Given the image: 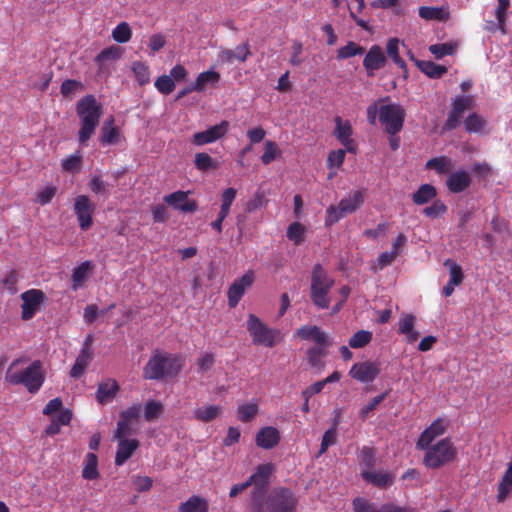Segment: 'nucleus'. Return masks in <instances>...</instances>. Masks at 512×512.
<instances>
[{
  "label": "nucleus",
  "instance_id": "nucleus-7",
  "mask_svg": "<svg viewBox=\"0 0 512 512\" xmlns=\"http://www.w3.org/2000/svg\"><path fill=\"white\" fill-rule=\"evenodd\" d=\"M265 512H296L298 498L285 487L274 488L266 498Z\"/></svg>",
  "mask_w": 512,
  "mask_h": 512
},
{
  "label": "nucleus",
  "instance_id": "nucleus-41",
  "mask_svg": "<svg viewBox=\"0 0 512 512\" xmlns=\"http://www.w3.org/2000/svg\"><path fill=\"white\" fill-rule=\"evenodd\" d=\"M512 490V462L510 461L505 474L498 486V500L503 501L506 499L510 491Z\"/></svg>",
  "mask_w": 512,
  "mask_h": 512
},
{
  "label": "nucleus",
  "instance_id": "nucleus-53",
  "mask_svg": "<svg viewBox=\"0 0 512 512\" xmlns=\"http://www.w3.org/2000/svg\"><path fill=\"white\" fill-rule=\"evenodd\" d=\"M510 6V0H498V6L495 12L498 21L499 30L502 34L506 33V11Z\"/></svg>",
  "mask_w": 512,
  "mask_h": 512
},
{
  "label": "nucleus",
  "instance_id": "nucleus-49",
  "mask_svg": "<svg viewBox=\"0 0 512 512\" xmlns=\"http://www.w3.org/2000/svg\"><path fill=\"white\" fill-rule=\"evenodd\" d=\"M113 39L118 43H126L132 37V31L128 23L118 24L112 31Z\"/></svg>",
  "mask_w": 512,
  "mask_h": 512
},
{
  "label": "nucleus",
  "instance_id": "nucleus-58",
  "mask_svg": "<svg viewBox=\"0 0 512 512\" xmlns=\"http://www.w3.org/2000/svg\"><path fill=\"white\" fill-rule=\"evenodd\" d=\"M82 156L80 154H72L62 160V170L66 172H76L80 169Z\"/></svg>",
  "mask_w": 512,
  "mask_h": 512
},
{
  "label": "nucleus",
  "instance_id": "nucleus-63",
  "mask_svg": "<svg viewBox=\"0 0 512 512\" xmlns=\"http://www.w3.org/2000/svg\"><path fill=\"white\" fill-rule=\"evenodd\" d=\"M336 440H337V429H336V427H332V428L328 429L322 437L319 455L325 453L330 446H332L336 443Z\"/></svg>",
  "mask_w": 512,
  "mask_h": 512
},
{
  "label": "nucleus",
  "instance_id": "nucleus-10",
  "mask_svg": "<svg viewBox=\"0 0 512 512\" xmlns=\"http://www.w3.org/2000/svg\"><path fill=\"white\" fill-rule=\"evenodd\" d=\"M364 202L361 191L357 190L343 198L337 207L331 206L328 209L330 221H338L347 214L355 212Z\"/></svg>",
  "mask_w": 512,
  "mask_h": 512
},
{
  "label": "nucleus",
  "instance_id": "nucleus-32",
  "mask_svg": "<svg viewBox=\"0 0 512 512\" xmlns=\"http://www.w3.org/2000/svg\"><path fill=\"white\" fill-rule=\"evenodd\" d=\"M236 194V189L232 187H229L223 191L221 195V210L219 212L218 218L211 224H222L226 216L229 214L230 207L236 198Z\"/></svg>",
  "mask_w": 512,
  "mask_h": 512
},
{
  "label": "nucleus",
  "instance_id": "nucleus-30",
  "mask_svg": "<svg viewBox=\"0 0 512 512\" xmlns=\"http://www.w3.org/2000/svg\"><path fill=\"white\" fill-rule=\"evenodd\" d=\"M453 165V160L450 157L442 155L429 159L425 164V168L427 170H435L437 174L443 175L449 173Z\"/></svg>",
  "mask_w": 512,
  "mask_h": 512
},
{
  "label": "nucleus",
  "instance_id": "nucleus-43",
  "mask_svg": "<svg viewBox=\"0 0 512 512\" xmlns=\"http://www.w3.org/2000/svg\"><path fill=\"white\" fill-rule=\"evenodd\" d=\"M365 52V48L353 41H349L345 46L340 47L337 51V59H347L357 55H362Z\"/></svg>",
  "mask_w": 512,
  "mask_h": 512
},
{
  "label": "nucleus",
  "instance_id": "nucleus-20",
  "mask_svg": "<svg viewBox=\"0 0 512 512\" xmlns=\"http://www.w3.org/2000/svg\"><path fill=\"white\" fill-rule=\"evenodd\" d=\"M470 174L461 169L451 172L446 180V186L451 193H461L471 185Z\"/></svg>",
  "mask_w": 512,
  "mask_h": 512
},
{
  "label": "nucleus",
  "instance_id": "nucleus-60",
  "mask_svg": "<svg viewBox=\"0 0 512 512\" xmlns=\"http://www.w3.org/2000/svg\"><path fill=\"white\" fill-rule=\"evenodd\" d=\"M83 88L84 85L82 82L74 79H67L62 82L60 92L63 96L68 97L79 90H83Z\"/></svg>",
  "mask_w": 512,
  "mask_h": 512
},
{
  "label": "nucleus",
  "instance_id": "nucleus-48",
  "mask_svg": "<svg viewBox=\"0 0 512 512\" xmlns=\"http://www.w3.org/2000/svg\"><path fill=\"white\" fill-rule=\"evenodd\" d=\"M20 280V275L17 270L11 269L5 273L3 278L1 279V284L5 289H7L11 294H15L17 292V284Z\"/></svg>",
  "mask_w": 512,
  "mask_h": 512
},
{
  "label": "nucleus",
  "instance_id": "nucleus-50",
  "mask_svg": "<svg viewBox=\"0 0 512 512\" xmlns=\"http://www.w3.org/2000/svg\"><path fill=\"white\" fill-rule=\"evenodd\" d=\"M132 70L140 85L147 84L150 81V70L144 62L136 61L133 63Z\"/></svg>",
  "mask_w": 512,
  "mask_h": 512
},
{
  "label": "nucleus",
  "instance_id": "nucleus-14",
  "mask_svg": "<svg viewBox=\"0 0 512 512\" xmlns=\"http://www.w3.org/2000/svg\"><path fill=\"white\" fill-rule=\"evenodd\" d=\"M380 373V364L373 361L355 363L349 375L361 383L373 382Z\"/></svg>",
  "mask_w": 512,
  "mask_h": 512
},
{
  "label": "nucleus",
  "instance_id": "nucleus-3",
  "mask_svg": "<svg viewBox=\"0 0 512 512\" xmlns=\"http://www.w3.org/2000/svg\"><path fill=\"white\" fill-rule=\"evenodd\" d=\"M183 367V359L178 355L155 351L143 369L144 378L160 380L178 375Z\"/></svg>",
  "mask_w": 512,
  "mask_h": 512
},
{
  "label": "nucleus",
  "instance_id": "nucleus-55",
  "mask_svg": "<svg viewBox=\"0 0 512 512\" xmlns=\"http://www.w3.org/2000/svg\"><path fill=\"white\" fill-rule=\"evenodd\" d=\"M163 409L164 407L160 402L149 400L144 407V417L147 421H152L162 414Z\"/></svg>",
  "mask_w": 512,
  "mask_h": 512
},
{
  "label": "nucleus",
  "instance_id": "nucleus-21",
  "mask_svg": "<svg viewBox=\"0 0 512 512\" xmlns=\"http://www.w3.org/2000/svg\"><path fill=\"white\" fill-rule=\"evenodd\" d=\"M295 334L302 340H313L316 345L329 346L328 335L318 326H301L296 330Z\"/></svg>",
  "mask_w": 512,
  "mask_h": 512
},
{
  "label": "nucleus",
  "instance_id": "nucleus-22",
  "mask_svg": "<svg viewBox=\"0 0 512 512\" xmlns=\"http://www.w3.org/2000/svg\"><path fill=\"white\" fill-rule=\"evenodd\" d=\"M444 265L449 268V281L443 288V294L446 297H449L454 292L455 286H458L462 283L464 275L461 267L451 259H447L444 262Z\"/></svg>",
  "mask_w": 512,
  "mask_h": 512
},
{
  "label": "nucleus",
  "instance_id": "nucleus-39",
  "mask_svg": "<svg viewBox=\"0 0 512 512\" xmlns=\"http://www.w3.org/2000/svg\"><path fill=\"white\" fill-rule=\"evenodd\" d=\"M387 57L391 58L393 62L401 69L406 70V62L399 55V39L391 38L386 45Z\"/></svg>",
  "mask_w": 512,
  "mask_h": 512
},
{
  "label": "nucleus",
  "instance_id": "nucleus-19",
  "mask_svg": "<svg viewBox=\"0 0 512 512\" xmlns=\"http://www.w3.org/2000/svg\"><path fill=\"white\" fill-rule=\"evenodd\" d=\"M446 431V424L444 421L437 419L428 428H426L420 435L416 448L424 450L427 446L432 444L436 437L443 435Z\"/></svg>",
  "mask_w": 512,
  "mask_h": 512
},
{
  "label": "nucleus",
  "instance_id": "nucleus-51",
  "mask_svg": "<svg viewBox=\"0 0 512 512\" xmlns=\"http://www.w3.org/2000/svg\"><path fill=\"white\" fill-rule=\"evenodd\" d=\"M375 462L374 450L370 447H363L360 452L361 472L363 470H373Z\"/></svg>",
  "mask_w": 512,
  "mask_h": 512
},
{
  "label": "nucleus",
  "instance_id": "nucleus-33",
  "mask_svg": "<svg viewBox=\"0 0 512 512\" xmlns=\"http://www.w3.org/2000/svg\"><path fill=\"white\" fill-rule=\"evenodd\" d=\"M195 168L201 172L217 170L219 162L206 152H198L194 156Z\"/></svg>",
  "mask_w": 512,
  "mask_h": 512
},
{
  "label": "nucleus",
  "instance_id": "nucleus-28",
  "mask_svg": "<svg viewBox=\"0 0 512 512\" xmlns=\"http://www.w3.org/2000/svg\"><path fill=\"white\" fill-rule=\"evenodd\" d=\"M74 209L78 217L79 224L92 223V207L87 196H78L75 200Z\"/></svg>",
  "mask_w": 512,
  "mask_h": 512
},
{
  "label": "nucleus",
  "instance_id": "nucleus-1",
  "mask_svg": "<svg viewBox=\"0 0 512 512\" xmlns=\"http://www.w3.org/2000/svg\"><path fill=\"white\" fill-rule=\"evenodd\" d=\"M29 358L21 356L14 359L5 373V381L11 385H22L31 394L37 393L45 381V370L42 361L34 360L27 367H19L26 364Z\"/></svg>",
  "mask_w": 512,
  "mask_h": 512
},
{
  "label": "nucleus",
  "instance_id": "nucleus-6",
  "mask_svg": "<svg viewBox=\"0 0 512 512\" xmlns=\"http://www.w3.org/2000/svg\"><path fill=\"white\" fill-rule=\"evenodd\" d=\"M273 465L270 463L261 464L256 472L248 480L254 488L251 493V507L254 512H264L263 499L266 493L267 481L273 472Z\"/></svg>",
  "mask_w": 512,
  "mask_h": 512
},
{
  "label": "nucleus",
  "instance_id": "nucleus-4",
  "mask_svg": "<svg viewBox=\"0 0 512 512\" xmlns=\"http://www.w3.org/2000/svg\"><path fill=\"white\" fill-rule=\"evenodd\" d=\"M425 456L423 464L430 469H437L453 461L456 457V449L450 439H441L435 444L424 448Z\"/></svg>",
  "mask_w": 512,
  "mask_h": 512
},
{
  "label": "nucleus",
  "instance_id": "nucleus-18",
  "mask_svg": "<svg viewBox=\"0 0 512 512\" xmlns=\"http://www.w3.org/2000/svg\"><path fill=\"white\" fill-rule=\"evenodd\" d=\"M335 131L334 135L339 142L347 149L348 152L354 153L356 151V145L354 140L351 138L353 130L349 121H343L340 116L335 117Z\"/></svg>",
  "mask_w": 512,
  "mask_h": 512
},
{
  "label": "nucleus",
  "instance_id": "nucleus-15",
  "mask_svg": "<svg viewBox=\"0 0 512 512\" xmlns=\"http://www.w3.org/2000/svg\"><path fill=\"white\" fill-rule=\"evenodd\" d=\"M387 63V56L379 45H372L363 59V67L369 77L375 75V71L384 68Z\"/></svg>",
  "mask_w": 512,
  "mask_h": 512
},
{
  "label": "nucleus",
  "instance_id": "nucleus-52",
  "mask_svg": "<svg viewBox=\"0 0 512 512\" xmlns=\"http://www.w3.org/2000/svg\"><path fill=\"white\" fill-rule=\"evenodd\" d=\"M456 45L452 43L433 44L429 47V51L436 59H441L447 55L454 54Z\"/></svg>",
  "mask_w": 512,
  "mask_h": 512
},
{
  "label": "nucleus",
  "instance_id": "nucleus-62",
  "mask_svg": "<svg viewBox=\"0 0 512 512\" xmlns=\"http://www.w3.org/2000/svg\"><path fill=\"white\" fill-rule=\"evenodd\" d=\"M473 99L471 96H458L452 102V109L454 113L463 114L465 110L471 107Z\"/></svg>",
  "mask_w": 512,
  "mask_h": 512
},
{
  "label": "nucleus",
  "instance_id": "nucleus-36",
  "mask_svg": "<svg viewBox=\"0 0 512 512\" xmlns=\"http://www.w3.org/2000/svg\"><path fill=\"white\" fill-rule=\"evenodd\" d=\"M436 195L437 191L433 185L423 184L413 193L412 199L415 204L423 205L434 199Z\"/></svg>",
  "mask_w": 512,
  "mask_h": 512
},
{
  "label": "nucleus",
  "instance_id": "nucleus-5",
  "mask_svg": "<svg viewBox=\"0 0 512 512\" xmlns=\"http://www.w3.org/2000/svg\"><path fill=\"white\" fill-rule=\"evenodd\" d=\"M333 284L334 280L326 274L322 266L315 265L312 272L311 298L318 308L326 309L329 307L330 301L327 295Z\"/></svg>",
  "mask_w": 512,
  "mask_h": 512
},
{
  "label": "nucleus",
  "instance_id": "nucleus-64",
  "mask_svg": "<svg viewBox=\"0 0 512 512\" xmlns=\"http://www.w3.org/2000/svg\"><path fill=\"white\" fill-rule=\"evenodd\" d=\"M57 187L56 186H47L37 192L36 194V202L45 205L51 202L53 197L56 195Z\"/></svg>",
  "mask_w": 512,
  "mask_h": 512
},
{
  "label": "nucleus",
  "instance_id": "nucleus-11",
  "mask_svg": "<svg viewBox=\"0 0 512 512\" xmlns=\"http://www.w3.org/2000/svg\"><path fill=\"white\" fill-rule=\"evenodd\" d=\"M190 191L178 190L163 197L164 203L182 213H194L198 209V203L189 198Z\"/></svg>",
  "mask_w": 512,
  "mask_h": 512
},
{
  "label": "nucleus",
  "instance_id": "nucleus-56",
  "mask_svg": "<svg viewBox=\"0 0 512 512\" xmlns=\"http://www.w3.org/2000/svg\"><path fill=\"white\" fill-rule=\"evenodd\" d=\"M154 85H155L156 89L164 95H168V94L172 93L175 89V82L168 75L159 76L156 79Z\"/></svg>",
  "mask_w": 512,
  "mask_h": 512
},
{
  "label": "nucleus",
  "instance_id": "nucleus-38",
  "mask_svg": "<svg viewBox=\"0 0 512 512\" xmlns=\"http://www.w3.org/2000/svg\"><path fill=\"white\" fill-rule=\"evenodd\" d=\"M326 347L316 345L307 351V360L311 367L321 370L323 368L322 357L326 354Z\"/></svg>",
  "mask_w": 512,
  "mask_h": 512
},
{
  "label": "nucleus",
  "instance_id": "nucleus-31",
  "mask_svg": "<svg viewBox=\"0 0 512 512\" xmlns=\"http://www.w3.org/2000/svg\"><path fill=\"white\" fill-rule=\"evenodd\" d=\"M208 501L200 496L193 495L178 507L179 512H208Z\"/></svg>",
  "mask_w": 512,
  "mask_h": 512
},
{
  "label": "nucleus",
  "instance_id": "nucleus-44",
  "mask_svg": "<svg viewBox=\"0 0 512 512\" xmlns=\"http://www.w3.org/2000/svg\"><path fill=\"white\" fill-rule=\"evenodd\" d=\"M97 464V456L93 453H88L86 456L85 466L82 471V476L87 480L97 479L99 477Z\"/></svg>",
  "mask_w": 512,
  "mask_h": 512
},
{
  "label": "nucleus",
  "instance_id": "nucleus-13",
  "mask_svg": "<svg viewBox=\"0 0 512 512\" xmlns=\"http://www.w3.org/2000/svg\"><path fill=\"white\" fill-rule=\"evenodd\" d=\"M229 130V122L221 121L219 124L209 127L205 131L196 132L192 136L191 142L196 146H204L214 143L223 138Z\"/></svg>",
  "mask_w": 512,
  "mask_h": 512
},
{
  "label": "nucleus",
  "instance_id": "nucleus-42",
  "mask_svg": "<svg viewBox=\"0 0 512 512\" xmlns=\"http://www.w3.org/2000/svg\"><path fill=\"white\" fill-rule=\"evenodd\" d=\"M92 268L89 261L83 262L80 266L74 269L72 274L73 289L77 290L88 278V273Z\"/></svg>",
  "mask_w": 512,
  "mask_h": 512
},
{
  "label": "nucleus",
  "instance_id": "nucleus-47",
  "mask_svg": "<svg viewBox=\"0 0 512 512\" xmlns=\"http://www.w3.org/2000/svg\"><path fill=\"white\" fill-rule=\"evenodd\" d=\"M280 155V149L276 142L268 140L264 145V153L261 156V161L264 165L273 162Z\"/></svg>",
  "mask_w": 512,
  "mask_h": 512
},
{
  "label": "nucleus",
  "instance_id": "nucleus-9",
  "mask_svg": "<svg viewBox=\"0 0 512 512\" xmlns=\"http://www.w3.org/2000/svg\"><path fill=\"white\" fill-rule=\"evenodd\" d=\"M247 329L254 344L266 347H273L280 335L278 330L269 328L254 314L248 316Z\"/></svg>",
  "mask_w": 512,
  "mask_h": 512
},
{
  "label": "nucleus",
  "instance_id": "nucleus-57",
  "mask_svg": "<svg viewBox=\"0 0 512 512\" xmlns=\"http://www.w3.org/2000/svg\"><path fill=\"white\" fill-rule=\"evenodd\" d=\"M238 417L242 422L252 420L258 413V405L255 403H248L238 407Z\"/></svg>",
  "mask_w": 512,
  "mask_h": 512
},
{
  "label": "nucleus",
  "instance_id": "nucleus-16",
  "mask_svg": "<svg viewBox=\"0 0 512 512\" xmlns=\"http://www.w3.org/2000/svg\"><path fill=\"white\" fill-rule=\"evenodd\" d=\"M44 297V293L38 289H30L22 293V319H31L35 315V313L40 309Z\"/></svg>",
  "mask_w": 512,
  "mask_h": 512
},
{
  "label": "nucleus",
  "instance_id": "nucleus-54",
  "mask_svg": "<svg viewBox=\"0 0 512 512\" xmlns=\"http://www.w3.org/2000/svg\"><path fill=\"white\" fill-rule=\"evenodd\" d=\"M465 129L469 133L480 132L485 125V121L476 113L470 114L464 121Z\"/></svg>",
  "mask_w": 512,
  "mask_h": 512
},
{
  "label": "nucleus",
  "instance_id": "nucleus-46",
  "mask_svg": "<svg viewBox=\"0 0 512 512\" xmlns=\"http://www.w3.org/2000/svg\"><path fill=\"white\" fill-rule=\"evenodd\" d=\"M385 505L378 507L375 503L368 502L366 499L358 497L353 500L354 512H386Z\"/></svg>",
  "mask_w": 512,
  "mask_h": 512
},
{
  "label": "nucleus",
  "instance_id": "nucleus-2",
  "mask_svg": "<svg viewBox=\"0 0 512 512\" xmlns=\"http://www.w3.org/2000/svg\"><path fill=\"white\" fill-rule=\"evenodd\" d=\"M76 113L80 119L79 143L85 145L94 135L103 115V108L94 95L82 97L76 104Z\"/></svg>",
  "mask_w": 512,
  "mask_h": 512
},
{
  "label": "nucleus",
  "instance_id": "nucleus-25",
  "mask_svg": "<svg viewBox=\"0 0 512 512\" xmlns=\"http://www.w3.org/2000/svg\"><path fill=\"white\" fill-rule=\"evenodd\" d=\"M139 447V441L136 439H119L115 456V464L123 465Z\"/></svg>",
  "mask_w": 512,
  "mask_h": 512
},
{
  "label": "nucleus",
  "instance_id": "nucleus-34",
  "mask_svg": "<svg viewBox=\"0 0 512 512\" xmlns=\"http://www.w3.org/2000/svg\"><path fill=\"white\" fill-rule=\"evenodd\" d=\"M91 360V352L88 348H82L80 354L76 358V361L70 371V376L73 378H79L89 365Z\"/></svg>",
  "mask_w": 512,
  "mask_h": 512
},
{
  "label": "nucleus",
  "instance_id": "nucleus-59",
  "mask_svg": "<svg viewBox=\"0 0 512 512\" xmlns=\"http://www.w3.org/2000/svg\"><path fill=\"white\" fill-rule=\"evenodd\" d=\"M447 211V206L440 200H435L430 206H427L423 209V214L430 217L431 219H435Z\"/></svg>",
  "mask_w": 512,
  "mask_h": 512
},
{
  "label": "nucleus",
  "instance_id": "nucleus-12",
  "mask_svg": "<svg viewBox=\"0 0 512 512\" xmlns=\"http://www.w3.org/2000/svg\"><path fill=\"white\" fill-rule=\"evenodd\" d=\"M254 281L255 274L252 270H248L243 276L234 280L227 293L229 307L235 308L238 305L246 290L253 285Z\"/></svg>",
  "mask_w": 512,
  "mask_h": 512
},
{
  "label": "nucleus",
  "instance_id": "nucleus-29",
  "mask_svg": "<svg viewBox=\"0 0 512 512\" xmlns=\"http://www.w3.org/2000/svg\"><path fill=\"white\" fill-rule=\"evenodd\" d=\"M118 390V383L113 379H109L98 385L96 398L100 404H107L115 398Z\"/></svg>",
  "mask_w": 512,
  "mask_h": 512
},
{
  "label": "nucleus",
  "instance_id": "nucleus-61",
  "mask_svg": "<svg viewBox=\"0 0 512 512\" xmlns=\"http://www.w3.org/2000/svg\"><path fill=\"white\" fill-rule=\"evenodd\" d=\"M419 16L425 20H443V10L436 7L422 6L419 8Z\"/></svg>",
  "mask_w": 512,
  "mask_h": 512
},
{
  "label": "nucleus",
  "instance_id": "nucleus-26",
  "mask_svg": "<svg viewBox=\"0 0 512 512\" xmlns=\"http://www.w3.org/2000/svg\"><path fill=\"white\" fill-rule=\"evenodd\" d=\"M279 440V431L271 426L262 428L256 435V444L263 449L275 447Z\"/></svg>",
  "mask_w": 512,
  "mask_h": 512
},
{
  "label": "nucleus",
  "instance_id": "nucleus-40",
  "mask_svg": "<svg viewBox=\"0 0 512 512\" xmlns=\"http://www.w3.org/2000/svg\"><path fill=\"white\" fill-rule=\"evenodd\" d=\"M418 66L423 73L434 79L442 77L447 72V68L445 66L436 64L432 61H421L418 63Z\"/></svg>",
  "mask_w": 512,
  "mask_h": 512
},
{
  "label": "nucleus",
  "instance_id": "nucleus-27",
  "mask_svg": "<svg viewBox=\"0 0 512 512\" xmlns=\"http://www.w3.org/2000/svg\"><path fill=\"white\" fill-rule=\"evenodd\" d=\"M361 476L366 482L379 488H385L393 482V475L384 471L363 470Z\"/></svg>",
  "mask_w": 512,
  "mask_h": 512
},
{
  "label": "nucleus",
  "instance_id": "nucleus-35",
  "mask_svg": "<svg viewBox=\"0 0 512 512\" xmlns=\"http://www.w3.org/2000/svg\"><path fill=\"white\" fill-rule=\"evenodd\" d=\"M222 411V407L219 405H207L203 407L196 408L193 411V416L195 419L202 422H210L217 418Z\"/></svg>",
  "mask_w": 512,
  "mask_h": 512
},
{
  "label": "nucleus",
  "instance_id": "nucleus-37",
  "mask_svg": "<svg viewBox=\"0 0 512 512\" xmlns=\"http://www.w3.org/2000/svg\"><path fill=\"white\" fill-rule=\"evenodd\" d=\"M220 80V74L214 70H208L205 72H201L197 78L194 88H198V92H202L205 90L207 85H216Z\"/></svg>",
  "mask_w": 512,
  "mask_h": 512
},
{
  "label": "nucleus",
  "instance_id": "nucleus-24",
  "mask_svg": "<svg viewBox=\"0 0 512 512\" xmlns=\"http://www.w3.org/2000/svg\"><path fill=\"white\" fill-rule=\"evenodd\" d=\"M416 317L413 314H402L398 325V332L406 337L408 343H414L420 336L415 330Z\"/></svg>",
  "mask_w": 512,
  "mask_h": 512
},
{
  "label": "nucleus",
  "instance_id": "nucleus-23",
  "mask_svg": "<svg viewBox=\"0 0 512 512\" xmlns=\"http://www.w3.org/2000/svg\"><path fill=\"white\" fill-rule=\"evenodd\" d=\"M102 145L117 144L120 140V129L115 126L114 116H109L101 127V134L99 138Z\"/></svg>",
  "mask_w": 512,
  "mask_h": 512
},
{
  "label": "nucleus",
  "instance_id": "nucleus-45",
  "mask_svg": "<svg viewBox=\"0 0 512 512\" xmlns=\"http://www.w3.org/2000/svg\"><path fill=\"white\" fill-rule=\"evenodd\" d=\"M372 340V333L367 330H359L349 339V346L354 349L363 348Z\"/></svg>",
  "mask_w": 512,
  "mask_h": 512
},
{
  "label": "nucleus",
  "instance_id": "nucleus-8",
  "mask_svg": "<svg viewBox=\"0 0 512 512\" xmlns=\"http://www.w3.org/2000/svg\"><path fill=\"white\" fill-rule=\"evenodd\" d=\"M406 112L398 103L382 105L379 108V121L389 135L398 134L404 124Z\"/></svg>",
  "mask_w": 512,
  "mask_h": 512
},
{
  "label": "nucleus",
  "instance_id": "nucleus-17",
  "mask_svg": "<svg viewBox=\"0 0 512 512\" xmlns=\"http://www.w3.org/2000/svg\"><path fill=\"white\" fill-rule=\"evenodd\" d=\"M122 56V49L117 45H111L103 49L94 59L98 68V75H107L110 66Z\"/></svg>",
  "mask_w": 512,
  "mask_h": 512
}]
</instances>
